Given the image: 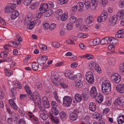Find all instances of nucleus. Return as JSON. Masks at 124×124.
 Here are the masks:
<instances>
[{"label": "nucleus", "instance_id": "b1692460", "mask_svg": "<svg viewBox=\"0 0 124 124\" xmlns=\"http://www.w3.org/2000/svg\"><path fill=\"white\" fill-rule=\"evenodd\" d=\"M87 90V88H85L84 90L83 93L81 94L83 99L84 101L88 99L87 93H88V91Z\"/></svg>", "mask_w": 124, "mask_h": 124}, {"label": "nucleus", "instance_id": "774afa93", "mask_svg": "<svg viewBox=\"0 0 124 124\" xmlns=\"http://www.w3.org/2000/svg\"><path fill=\"white\" fill-rule=\"evenodd\" d=\"M86 57L88 59H92L94 57V56L92 55H90L89 54H86Z\"/></svg>", "mask_w": 124, "mask_h": 124}, {"label": "nucleus", "instance_id": "338daca9", "mask_svg": "<svg viewBox=\"0 0 124 124\" xmlns=\"http://www.w3.org/2000/svg\"><path fill=\"white\" fill-rule=\"evenodd\" d=\"M27 97V95L26 94H21L20 96V100H23L24 98Z\"/></svg>", "mask_w": 124, "mask_h": 124}, {"label": "nucleus", "instance_id": "9b49d317", "mask_svg": "<svg viewBox=\"0 0 124 124\" xmlns=\"http://www.w3.org/2000/svg\"><path fill=\"white\" fill-rule=\"evenodd\" d=\"M48 59L47 57L46 56L40 57L38 58L37 61L38 63L39 64H44Z\"/></svg>", "mask_w": 124, "mask_h": 124}, {"label": "nucleus", "instance_id": "a211bd4d", "mask_svg": "<svg viewBox=\"0 0 124 124\" xmlns=\"http://www.w3.org/2000/svg\"><path fill=\"white\" fill-rule=\"evenodd\" d=\"M50 117L52 122L54 123L57 124L59 122L58 118L57 116H55L53 114H50Z\"/></svg>", "mask_w": 124, "mask_h": 124}, {"label": "nucleus", "instance_id": "a878e982", "mask_svg": "<svg viewBox=\"0 0 124 124\" xmlns=\"http://www.w3.org/2000/svg\"><path fill=\"white\" fill-rule=\"evenodd\" d=\"M39 5L38 2H36L32 3L30 6V8L32 10H34L36 9Z\"/></svg>", "mask_w": 124, "mask_h": 124}, {"label": "nucleus", "instance_id": "13d9d810", "mask_svg": "<svg viewBox=\"0 0 124 124\" xmlns=\"http://www.w3.org/2000/svg\"><path fill=\"white\" fill-rule=\"evenodd\" d=\"M100 2L103 6H105L108 3L107 0H101Z\"/></svg>", "mask_w": 124, "mask_h": 124}, {"label": "nucleus", "instance_id": "2f4dec72", "mask_svg": "<svg viewBox=\"0 0 124 124\" xmlns=\"http://www.w3.org/2000/svg\"><path fill=\"white\" fill-rule=\"evenodd\" d=\"M117 122L119 124L123 123L124 122V116L121 114L119 117Z\"/></svg>", "mask_w": 124, "mask_h": 124}, {"label": "nucleus", "instance_id": "79ce46f5", "mask_svg": "<svg viewBox=\"0 0 124 124\" xmlns=\"http://www.w3.org/2000/svg\"><path fill=\"white\" fill-rule=\"evenodd\" d=\"M43 103L44 107L46 108H49L50 106V105L47 100L43 101Z\"/></svg>", "mask_w": 124, "mask_h": 124}, {"label": "nucleus", "instance_id": "4be33fe9", "mask_svg": "<svg viewBox=\"0 0 124 124\" xmlns=\"http://www.w3.org/2000/svg\"><path fill=\"white\" fill-rule=\"evenodd\" d=\"M98 1L97 0H91V4L92 6V9L94 10L97 6Z\"/></svg>", "mask_w": 124, "mask_h": 124}, {"label": "nucleus", "instance_id": "412c9836", "mask_svg": "<svg viewBox=\"0 0 124 124\" xmlns=\"http://www.w3.org/2000/svg\"><path fill=\"white\" fill-rule=\"evenodd\" d=\"M96 106L95 103L93 102H91L89 105V109L93 112L95 111L96 108Z\"/></svg>", "mask_w": 124, "mask_h": 124}, {"label": "nucleus", "instance_id": "f03ea898", "mask_svg": "<svg viewBox=\"0 0 124 124\" xmlns=\"http://www.w3.org/2000/svg\"><path fill=\"white\" fill-rule=\"evenodd\" d=\"M88 67L91 70L94 69L96 70L99 73H101L102 72L101 68L98 64L94 62H91L89 64Z\"/></svg>", "mask_w": 124, "mask_h": 124}, {"label": "nucleus", "instance_id": "49530a36", "mask_svg": "<svg viewBox=\"0 0 124 124\" xmlns=\"http://www.w3.org/2000/svg\"><path fill=\"white\" fill-rule=\"evenodd\" d=\"M84 5L82 2H79L77 3V6L78 8H79V11H81L83 8V7Z\"/></svg>", "mask_w": 124, "mask_h": 124}, {"label": "nucleus", "instance_id": "4c0bfd02", "mask_svg": "<svg viewBox=\"0 0 124 124\" xmlns=\"http://www.w3.org/2000/svg\"><path fill=\"white\" fill-rule=\"evenodd\" d=\"M16 123L17 124H26V121L23 118L17 120L16 122Z\"/></svg>", "mask_w": 124, "mask_h": 124}, {"label": "nucleus", "instance_id": "ea45409f", "mask_svg": "<svg viewBox=\"0 0 124 124\" xmlns=\"http://www.w3.org/2000/svg\"><path fill=\"white\" fill-rule=\"evenodd\" d=\"M8 55V52L7 51H4V52H1L0 53V57L3 58H6Z\"/></svg>", "mask_w": 124, "mask_h": 124}, {"label": "nucleus", "instance_id": "72a5a7b5", "mask_svg": "<svg viewBox=\"0 0 124 124\" xmlns=\"http://www.w3.org/2000/svg\"><path fill=\"white\" fill-rule=\"evenodd\" d=\"M54 12L53 10L51 9H49L46 10V17H49L52 15L53 14Z\"/></svg>", "mask_w": 124, "mask_h": 124}, {"label": "nucleus", "instance_id": "aec40b11", "mask_svg": "<svg viewBox=\"0 0 124 124\" xmlns=\"http://www.w3.org/2000/svg\"><path fill=\"white\" fill-rule=\"evenodd\" d=\"M65 76L66 77L69 79H73V74L69 70H66L65 72Z\"/></svg>", "mask_w": 124, "mask_h": 124}, {"label": "nucleus", "instance_id": "5fc2aeb1", "mask_svg": "<svg viewBox=\"0 0 124 124\" xmlns=\"http://www.w3.org/2000/svg\"><path fill=\"white\" fill-rule=\"evenodd\" d=\"M47 5H48V8L49 7V8H53L54 7V3L52 2H49Z\"/></svg>", "mask_w": 124, "mask_h": 124}, {"label": "nucleus", "instance_id": "6e6552de", "mask_svg": "<svg viewBox=\"0 0 124 124\" xmlns=\"http://www.w3.org/2000/svg\"><path fill=\"white\" fill-rule=\"evenodd\" d=\"M116 102L115 105L117 106V108H119V106H122L124 105V97L120 96L116 98L115 101Z\"/></svg>", "mask_w": 124, "mask_h": 124}, {"label": "nucleus", "instance_id": "c03bdc74", "mask_svg": "<svg viewBox=\"0 0 124 124\" xmlns=\"http://www.w3.org/2000/svg\"><path fill=\"white\" fill-rule=\"evenodd\" d=\"M66 27L68 30H71L73 27V23L70 22L67 25Z\"/></svg>", "mask_w": 124, "mask_h": 124}, {"label": "nucleus", "instance_id": "603ef678", "mask_svg": "<svg viewBox=\"0 0 124 124\" xmlns=\"http://www.w3.org/2000/svg\"><path fill=\"white\" fill-rule=\"evenodd\" d=\"M68 18V16L65 14H63L61 18V20L62 21H65Z\"/></svg>", "mask_w": 124, "mask_h": 124}, {"label": "nucleus", "instance_id": "8fccbe9b", "mask_svg": "<svg viewBox=\"0 0 124 124\" xmlns=\"http://www.w3.org/2000/svg\"><path fill=\"white\" fill-rule=\"evenodd\" d=\"M112 40L111 44L113 45H117L118 44V41L117 39L112 37Z\"/></svg>", "mask_w": 124, "mask_h": 124}, {"label": "nucleus", "instance_id": "c85d7f7f", "mask_svg": "<svg viewBox=\"0 0 124 124\" xmlns=\"http://www.w3.org/2000/svg\"><path fill=\"white\" fill-rule=\"evenodd\" d=\"M108 62L109 64L113 66L116 63V60L115 58L111 57L108 59Z\"/></svg>", "mask_w": 124, "mask_h": 124}, {"label": "nucleus", "instance_id": "e2e57ef3", "mask_svg": "<svg viewBox=\"0 0 124 124\" xmlns=\"http://www.w3.org/2000/svg\"><path fill=\"white\" fill-rule=\"evenodd\" d=\"M39 47L44 50H45L46 48V47L45 45L39 44Z\"/></svg>", "mask_w": 124, "mask_h": 124}, {"label": "nucleus", "instance_id": "dca6fc26", "mask_svg": "<svg viewBox=\"0 0 124 124\" xmlns=\"http://www.w3.org/2000/svg\"><path fill=\"white\" fill-rule=\"evenodd\" d=\"M73 79H74L75 81H83L82 76L80 73H78L74 75L73 77Z\"/></svg>", "mask_w": 124, "mask_h": 124}, {"label": "nucleus", "instance_id": "f257e3e1", "mask_svg": "<svg viewBox=\"0 0 124 124\" xmlns=\"http://www.w3.org/2000/svg\"><path fill=\"white\" fill-rule=\"evenodd\" d=\"M101 90L102 93L105 95L108 94L110 92V83L109 81L106 80L102 82Z\"/></svg>", "mask_w": 124, "mask_h": 124}, {"label": "nucleus", "instance_id": "1a4fd4ad", "mask_svg": "<svg viewBox=\"0 0 124 124\" xmlns=\"http://www.w3.org/2000/svg\"><path fill=\"white\" fill-rule=\"evenodd\" d=\"M111 79L113 82L117 83H119L121 80L120 75L117 73H114L111 75Z\"/></svg>", "mask_w": 124, "mask_h": 124}, {"label": "nucleus", "instance_id": "58836bf2", "mask_svg": "<svg viewBox=\"0 0 124 124\" xmlns=\"http://www.w3.org/2000/svg\"><path fill=\"white\" fill-rule=\"evenodd\" d=\"M83 81H76V86L77 87L81 88L83 85Z\"/></svg>", "mask_w": 124, "mask_h": 124}, {"label": "nucleus", "instance_id": "9d476101", "mask_svg": "<svg viewBox=\"0 0 124 124\" xmlns=\"http://www.w3.org/2000/svg\"><path fill=\"white\" fill-rule=\"evenodd\" d=\"M12 96L13 99H9L8 101L12 107L14 109L17 110L18 108L15 103V101H14L16 99L15 94L14 93H12Z\"/></svg>", "mask_w": 124, "mask_h": 124}, {"label": "nucleus", "instance_id": "09e8293b", "mask_svg": "<svg viewBox=\"0 0 124 124\" xmlns=\"http://www.w3.org/2000/svg\"><path fill=\"white\" fill-rule=\"evenodd\" d=\"M51 105L52 108H57L58 107L57 104L55 101H51Z\"/></svg>", "mask_w": 124, "mask_h": 124}, {"label": "nucleus", "instance_id": "c9c22d12", "mask_svg": "<svg viewBox=\"0 0 124 124\" xmlns=\"http://www.w3.org/2000/svg\"><path fill=\"white\" fill-rule=\"evenodd\" d=\"M77 115L76 114L72 113L70 115V118L72 120L75 121L77 118Z\"/></svg>", "mask_w": 124, "mask_h": 124}, {"label": "nucleus", "instance_id": "de8ad7c7", "mask_svg": "<svg viewBox=\"0 0 124 124\" xmlns=\"http://www.w3.org/2000/svg\"><path fill=\"white\" fill-rule=\"evenodd\" d=\"M100 43L102 45L107 44V37L103 38L101 40H100Z\"/></svg>", "mask_w": 124, "mask_h": 124}, {"label": "nucleus", "instance_id": "c756f323", "mask_svg": "<svg viewBox=\"0 0 124 124\" xmlns=\"http://www.w3.org/2000/svg\"><path fill=\"white\" fill-rule=\"evenodd\" d=\"M74 97L76 101L77 102H79L82 101V97L78 93L76 94Z\"/></svg>", "mask_w": 124, "mask_h": 124}, {"label": "nucleus", "instance_id": "39448f33", "mask_svg": "<svg viewBox=\"0 0 124 124\" xmlns=\"http://www.w3.org/2000/svg\"><path fill=\"white\" fill-rule=\"evenodd\" d=\"M86 79L89 83L92 84L94 82V78L92 72L89 71L87 72L85 74Z\"/></svg>", "mask_w": 124, "mask_h": 124}, {"label": "nucleus", "instance_id": "a19ab883", "mask_svg": "<svg viewBox=\"0 0 124 124\" xmlns=\"http://www.w3.org/2000/svg\"><path fill=\"white\" fill-rule=\"evenodd\" d=\"M51 110L52 113L55 115H57L59 114V111L57 108H52Z\"/></svg>", "mask_w": 124, "mask_h": 124}, {"label": "nucleus", "instance_id": "2eb2a0df", "mask_svg": "<svg viewBox=\"0 0 124 124\" xmlns=\"http://www.w3.org/2000/svg\"><path fill=\"white\" fill-rule=\"evenodd\" d=\"M48 8L47 4L45 3H42L40 5L39 10L42 12L44 13Z\"/></svg>", "mask_w": 124, "mask_h": 124}, {"label": "nucleus", "instance_id": "0eeeda50", "mask_svg": "<svg viewBox=\"0 0 124 124\" xmlns=\"http://www.w3.org/2000/svg\"><path fill=\"white\" fill-rule=\"evenodd\" d=\"M72 100L71 98L69 96H65L63 98V105L67 107L69 106L71 103Z\"/></svg>", "mask_w": 124, "mask_h": 124}, {"label": "nucleus", "instance_id": "4d7b16f0", "mask_svg": "<svg viewBox=\"0 0 124 124\" xmlns=\"http://www.w3.org/2000/svg\"><path fill=\"white\" fill-rule=\"evenodd\" d=\"M43 12H42L40 11V12H38V13L35 15V16L38 19L40 18L42 16L43 13Z\"/></svg>", "mask_w": 124, "mask_h": 124}, {"label": "nucleus", "instance_id": "423d86ee", "mask_svg": "<svg viewBox=\"0 0 124 124\" xmlns=\"http://www.w3.org/2000/svg\"><path fill=\"white\" fill-rule=\"evenodd\" d=\"M108 14L107 11H103L101 15L97 18V20L99 22L105 21L107 18Z\"/></svg>", "mask_w": 124, "mask_h": 124}, {"label": "nucleus", "instance_id": "7ed1b4c3", "mask_svg": "<svg viewBox=\"0 0 124 124\" xmlns=\"http://www.w3.org/2000/svg\"><path fill=\"white\" fill-rule=\"evenodd\" d=\"M28 95L30 99L34 102L36 101L38 99H39V101H41L40 95L37 92H34L33 94L31 93Z\"/></svg>", "mask_w": 124, "mask_h": 124}, {"label": "nucleus", "instance_id": "864d4df0", "mask_svg": "<svg viewBox=\"0 0 124 124\" xmlns=\"http://www.w3.org/2000/svg\"><path fill=\"white\" fill-rule=\"evenodd\" d=\"M119 6L121 8L124 7V0H120L119 3Z\"/></svg>", "mask_w": 124, "mask_h": 124}, {"label": "nucleus", "instance_id": "a18cd8bd", "mask_svg": "<svg viewBox=\"0 0 124 124\" xmlns=\"http://www.w3.org/2000/svg\"><path fill=\"white\" fill-rule=\"evenodd\" d=\"M118 16L120 17H123L124 14V10L123 9H121L119 10L117 13Z\"/></svg>", "mask_w": 124, "mask_h": 124}, {"label": "nucleus", "instance_id": "bf43d9fd", "mask_svg": "<svg viewBox=\"0 0 124 124\" xmlns=\"http://www.w3.org/2000/svg\"><path fill=\"white\" fill-rule=\"evenodd\" d=\"M44 28L45 30H47L50 28V25L48 23H45L43 24Z\"/></svg>", "mask_w": 124, "mask_h": 124}, {"label": "nucleus", "instance_id": "f704fd0d", "mask_svg": "<svg viewBox=\"0 0 124 124\" xmlns=\"http://www.w3.org/2000/svg\"><path fill=\"white\" fill-rule=\"evenodd\" d=\"M91 120V117L90 116H86L83 118V120L85 122H86L87 124H91L90 122V121Z\"/></svg>", "mask_w": 124, "mask_h": 124}, {"label": "nucleus", "instance_id": "6ab92c4d", "mask_svg": "<svg viewBox=\"0 0 124 124\" xmlns=\"http://www.w3.org/2000/svg\"><path fill=\"white\" fill-rule=\"evenodd\" d=\"M21 33H16V39L15 40L17 43L18 44H19L22 41V39L21 37Z\"/></svg>", "mask_w": 124, "mask_h": 124}, {"label": "nucleus", "instance_id": "3c124183", "mask_svg": "<svg viewBox=\"0 0 124 124\" xmlns=\"http://www.w3.org/2000/svg\"><path fill=\"white\" fill-rule=\"evenodd\" d=\"M24 88L28 94V95L30 93H32V92L31 91V90H30L29 86L27 85H25L24 86Z\"/></svg>", "mask_w": 124, "mask_h": 124}, {"label": "nucleus", "instance_id": "69168bd1", "mask_svg": "<svg viewBox=\"0 0 124 124\" xmlns=\"http://www.w3.org/2000/svg\"><path fill=\"white\" fill-rule=\"evenodd\" d=\"M39 66L36 64H34L32 65V69L36 71L37 70Z\"/></svg>", "mask_w": 124, "mask_h": 124}, {"label": "nucleus", "instance_id": "ddd939ff", "mask_svg": "<svg viewBox=\"0 0 124 124\" xmlns=\"http://www.w3.org/2000/svg\"><path fill=\"white\" fill-rule=\"evenodd\" d=\"M118 18L117 15H114L109 19V22L112 25H115L116 23L118 20Z\"/></svg>", "mask_w": 124, "mask_h": 124}, {"label": "nucleus", "instance_id": "37998d69", "mask_svg": "<svg viewBox=\"0 0 124 124\" xmlns=\"http://www.w3.org/2000/svg\"><path fill=\"white\" fill-rule=\"evenodd\" d=\"M61 119L62 120H64L66 118V116L65 112L62 111L60 113Z\"/></svg>", "mask_w": 124, "mask_h": 124}, {"label": "nucleus", "instance_id": "473e14b6", "mask_svg": "<svg viewBox=\"0 0 124 124\" xmlns=\"http://www.w3.org/2000/svg\"><path fill=\"white\" fill-rule=\"evenodd\" d=\"M36 21H35L31 22L30 23L27 24V27L29 29L31 30L34 27L35 25Z\"/></svg>", "mask_w": 124, "mask_h": 124}, {"label": "nucleus", "instance_id": "680f3d73", "mask_svg": "<svg viewBox=\"0 0 124 124\" xmlns=\"http://www.w3.org/2000/svg\"><path fill=\"white\" fill-rule=\"evenodd\" d=\"M32 0H24V4L26 6L28 5Z\"/></svg>", "mask_w": 124, "mask_h": 124}, {"label": "nucleus", "instance_id": "5701e85b", "mask_svg": "<svg viewBox=\"0 0 124 124\" xmlns=\"http://www.w3.org/2000/svg\"><path fill=\"white\" fill-rule=\"evenodd\" d=\"M95 98L96 101L98 103H101L104 99L103 95L100 94L98 95L97 96H96Z\"/></svg>", "mask_w": 124, "mask_h": 124}, {"label": "nucleus", "instance_id": "0e129e2a", "mask_svg": "<svg viewBox=\"0 0 124 124\" xmlns=\"http://www.w3.org/2000/svg\"><path fill=\"white\" fill-rule=\"evenodd\" d=\"M5 74L7 76L9 77L12 75L13 72L11 71H7L5 72Z\"/></svg>", "mask_w": 124, "mask_h": 124}, {"label": "nucleus", "instance_id": "e433bc0d", "mask_svg": "<svg viewBox=\"0 0 124 124\" xmlns=\"http://www.w3.org/2000/svg\"><path fill=\"white\" fill-rule=\"evenodd\" d=\"M77 20V18L76 16L73 15H71L70 16V22L73 23H74Z\"/></svg>", "mask_w": 124, "mask_h": 124}, {"label": "nucleus", "instance_id": "f3484780", "mask_svg": "<svg viewBox=\"0 0 124 124\" xmlns=\"http://www.w3.org/2000/svg\"><path fill=\"white\" fill-rule=\"evenodd\" d=\"M100 42V39L98 38L94 39H92L90 41V43L92 46H95L98 44Z\"/></svg>", "mask_w": 124, "mask_h": 124}, {"label": "nucleus", "instance_id": "052dcab7", "mask_svg": "<svg viewBox=\"0 0 124 124\" xmlns=\"http://www.w3.org/2000/svg\"><path fill=\"white\" fill-rule=\"evenodd\" d=\"M84 4L86 7L89 8L90 6V0H85Z\"/></svg>", "mask_w": 124, "mask_h": 124}, {"label": "nucleus", "instance_id": "bb28decb", "mask_svg": "<svg viewBox=\"0 0 124 124\" xmlns=\"http://www.w3.org/2000/svg\"><path fill=\"white\" fill-rule=\"evenodd\" d=\"M93 116L94 118L95 119L99 118L100 121L102 119L101 118V116L100 113L97 112H95L94 113H93Z\"/></svg>", "mask_w": 124, "mask_h": 124}, {"label": "nucleus", "instance_id": "7c9ffc66", "mask_svg": "<svg viewBox=\"0 0 124 124\" xmlns=\"http://www.w3.org/2000/svg\"><path fill=\"white\" fill-rule=\"evenodd\" d=\"M14 83L15 88H18L19 89H21V86L19 81H17V80H15L14 81Z\"/></svg>", "mask_w": 124, "mask_h": 124}, {"label": "nucleus", "instance_id": "393cba45", "mask_svg": "<svg viewBox=\"0 0 124 124\" xmlns=\"http://www.w3.org/2000/svg\"><path fill=\"white\" fill-rule=\"evenodd\" d=\"M12 12L11 16V18L12 19H15L19 15V12L17 10H14Z\"/></svg>", "mask_w": 124, "mask_h": 124}, {"label": "nucleus", "instance_id": "6e6d98bb", "mask_svg": "<svg viewBox=\"0 0 124 124\" xmlns=\"http://www.w3.org/2000/svg\"><path fill=\"white\" fill-rule=\"evenodd\" d=\"M53 46L55 48H58L60 47V44L59 43L54 42L52 44Z\"/></svg>", "mask_w": 124, "mask_h": 124}, {"label": "nucleus", "instance_id": "4468645a", "mask_svg": "<svg viewBox=\"0 0 124 124\" xmlns=\"http://www.w3.org/2000/svg\"><path fill=\"white\" fill-rule=\"evenodd\" d=\"M116 89L118 93H123L124 92V84L117 85L116 86Z\"/></svg>", "mask_w": 124, "mask_h": 124}, {"label": "nucleus", "instance_id": "cd10ccee", "mask_svg": "<svg viewBox=\"0 0 124 124\" xmlns=\"http://www.w3.org/2000/svg\"><path fill=\"white\" fill-rule=\"evenodd\" d=\"M93 17L90 16L88 17L86 19L85 22L86 24H89L91 23L93 21Z\"/></svg>", "mask_w": 124, "mask_h": 124}, {"label": "nucleus", "instance_id": "f8f14e48", "mask_svg": "<svg viewBox=\"0 0 124 124\" xmlns=\"http://www.w3.org/2000/svg\"><path fill=\"white\" fill-rule=\"evenodd\" d=\"M90 94L91 97L94 98L96 97L97 94V89L96 87L93 86L91 89Z\"/></svg>", "mask_w": 124, "mask_h": 124}, {"label": "nucleus", "instance_id": "20e7f679", "mask_svg": "<svg viewBox=\"0 0 124 124\" xmlns=\"http://www.w3.org/2000/svg\"><path fill=\"white\" fill-rule=\"evenodd\" d=\"M16 6V5L14 3L8 4V6L6 7L4 9L5 12L8 13L12 12L15 10Z\"/></svg>", "mask_w": 124, "mask_h": 124}]
</instances>
